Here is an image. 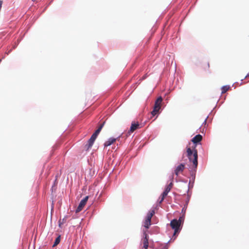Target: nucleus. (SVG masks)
Instances as JSON below:
<instances>
[{
  "mask_svg": "<svg viewBox=\"0 0 249 249\" xmlns=\"http://www.w3.org/2000/svg\"><path fill=\"white\" fill-rule=\"evenodd\" d=\"M187 156L189 161L193 163L192 166H195L197 168L198 166V155L197 150L196 149H191L190 147H187Z\"/></svg>",
  "mask_w": 249,
  "mask_h": 249,
  "instance_id": "1",
  "label": "nucleus"
},
{
  "mask_svg": "<svg viewBox=\"0 0 249 249\" xmlns=\"http://www.w3.org/2000/svg\"><path fill=\"white\" fill-rule=\"evenodd\" d=\"M105 124V122H104L102 124H101L99 126L98 128L92 134L90 138L89 139V140L88 141L87 143L85 145V147L87 148V150L89 149V148H91V147L92 146L94 141H95L98 135L101 132Z\"/></svg>",
  "mask_w": 249,
  "mask_h": 249,
  "instance_id": "2",
  "label": "nucleus"
},
{
  "mask_svg": "<svg viewBox=\"0 0 249 249\" xmlns=\"http://www.w3.org/2000/svg\"><path fill=\"white\" fill-rule=\"evenodd\" d=\"M163 98L161 96H159L155 101L153 109L151 112V114L153 117L157 115V117L160 113V110H161Z\"/></svg>",
  "mask_w": 249,
  "mask_h": 249,
  "instance_id": "3",
  "label": "nucleus"
},
{
  "mask_svg": "<svg viewBox=\"0 0 249 249\" xmlns=\"http://www.w3.org/2000/svg\"><path fill=\"white\" fill-rule=\"evenodd\" d=\"M196 170H197V168L195 167V166L190 167V168L189 169V171L190 172V180H189V182L188 185V189L186 191V193H188V192H189L191 182H192V187H194V184L195 179H196Z\"/></svg>",
  "mask_w": 249,
  "mask_h": 249,
  "instance_id": "4",
  "label": "nucleus"
},
{
  "mask_svg": "<svg viewBox=\"0 0 249 249\" xmlns=\"http://www.w3.org/2000/svg\"><path fill=\"white\" fill-rule=\"evenodd\" d=\"M140 124L138 122H132L128 131L126 133H123L124 134V139H126L129 137L131 134L135 130L141 127V126H140Z\"/></svg>",
  "mask_w": 249,
  "mask_h": 249,
  "instance_id": "5",
  "label": "nucleus"
},
{
  "mask_svg": "<svg viewBox=\"0 0 249 249\" xmlns=\"http://www.w3.org/2000/svg\"><path fill=\"white\" fill-rule=\"evenodd\" d=\"M120 138H124V134L123 133H122L121 135H119L118 137L115 138L113 137L109 138V139H107V141H106L104 142V147H107V146L111 145L117 140L119 141Z\"/></svg>",
  "mask_w": 249,
  "mask_h": 249,
  "instance_id": "6",
  "label": "nucleus"
},
{
  "mask_svg": "<svg viewBox=\"0 0 249 249\" xmlns=\"http://www.w3.org/2000/svg\"><path fill=\"white\" fill-rule=\"evenodd\" d=\"M171 228L174 230H181L183 225L180 223L179 221H177V219H172L170 223Z\"/></svg>",
  "mask_w": 249,
  "mask_h": 249,
  "instance_id": "7",
  "label": "nucleus"
},
{
  "mask_svg": "<svg viewBox=\"0 0 249 249\" xmlns=\"http://www.w3.org/2000/svg\"><path fill=\"white\" fill-rule=\"evenodd\" d=\"M202 140V136L201 134H197L195 137H194L192 140L191 141L193 142V149H196V147L198 144H201V141Z\"/></svg>",
  "mask_w": 249,
  "mask_h": 249,
  "instance_id": "8",
  "label": "nucleus"
},
{
  "mask_svg": "<svg viewBox=\"0 0 249 249\" xmlns=\"http://www.w3.org/2000/svg\"><path fill=\"white\" fill-rule=\"evenodd\" d=\"M89 198V196H87L85 197H84L81 200L78 207L76 208V209L75 210L76 213H78L80 212L82 210V209L83 208L84 206L87 203Z\"/></svg>",
  "mask_w": 249,
  "mask_h": 249,
  "instance_id": "9",
  "label": "nucleus"
},
{
  "mask_svg": "<svg viewBox=\"0 0 249 249\" xmlns=\"http://www.w3.org/2000/svg\"><path fill=\"white\" fill-rule=\"evenodd\" d=\"M147 231L146 230H143L142 233H143V236L142 240H143V247L142 248L144 249H147L149 247V243H148V240H149V235L147 233Z\"/></svg>",
  "mask_w": 249,
  "mask_h": 249,
  "instance_id": "10",
  "label": "nucleus"
},
{
  "mask_svg": "<svg viewBox=\"0 0 249 249\" xmlns=\"http://www.w3.org/2000/svg\"><path fill=\"white\" fill-rule=\"evenodd\" d=\"M187 198L185 200V203L184 204V205L182 209L181 213H185L186 211L187 208V206H188V205L189 202L190 197L191 196V193H190L189 192L188 193H187Z\"/></svg>",
  "mask_w": 249,
  "mask_h": 249,
  "instance_id": "11",
  "label": "nucleus"
},
{
  "mask_svg": "<svg viewBox=\"0 0 249 249\" xmlns=\"http://www.w3.org/2000/svg\"><path fill=\"white\" fill-rule=\"evenodd\" d=\"M185 164L184 163H181L179 164L176 168L174 171V173L176 176H178L179 173L182 172L185 169Z\"/></svg>",
  "mask_w": 249,
  "mask_h": 249,
  "instance_id": "12",
  "label": "nucleus"
},
{
  "mask_svg": "<svg viewBox=\"0 0 249 249\" xmlns=\"http://www.w3.org/2000/svg\"><path fill=\"white\" fill-rule=\"evenodd\" d=\"M151 225V220L150 219L145 218V221L144 222L143 227L145 229H148Z\"/></svg>",
  "mask_w": 249,
  "mask_h": 249,
  "instance_id": "13",
  "label": "nucleus"
},
{
  "mask_svg": "<svg viewBox=\"0 0 249 249\" xmlns=\"http://www.w3.org/2000/svg\"><path fill=\"white\" fill-rule=\"evenodd\" d=\"M154 214H155L154 210H150L147 213L145 218H147V219H150L151 220V218Z\"/></svg>",
  "mask_w": 249,
  "mask_h": 249,
  "instance_id": "14",
  "label": "nucleus"
},
{
  "mask_svg": "<svg viewBox=\"0 0 249 249\" xmlns=\"http://www.w3.org/2000/svg\"><path fill=\"white\" fill-rule=\"evenodd\" d=\"M180 231V230H174V233L173 234L172 238L170 239V240H175L177 238V236H178Z\"/></svg>",
  "mask_w": 249,
  "mask_h": 249,
  "instance_id": "15",
  "label": "nucleus"
},
{
  "mask_svg": "<svg viewBox=\"0 0 249 249\" xmlns=\"http://www.w3.org/2000/svg\"><path fill=\"white\" fill-rule=\"evenodd\" d=\"M61 236L59 235L55 239L53 243V247L56 246L60 242Z\"/></svg>",
  "mask_w": 249,
  "mask_h": 249,
  "instance_id": "16",
  "label": "nucleus"
},
{
  "mask_svg": "<svg viewBox=\"0 0 249 249\" xmlns=\"http://www.w3.org/2000/svg\"><path fill=\"white\" fill-rule=\"evenodd\" d=\"M230 85H227L223 86L221 88V90H222L221 93L222 94L225 93L230 89Z\"/></svg>",
  "mask_w": 249,
  "mask_h": 249,
  "instance_id": "17",
  "label": "nucleus"
},
{
  "mask_svg": "<svg viewBox=\"0 0 249 249\" xmlns=\"http://www.w3.org/2000/svg\"><path fill=\"white\" fill-rule=\"evenodd\" d=\"M182 214L179 217L178 219H177V221H179L180 223L182 225L184 223V219H185V213H182Z\"/></svg>",
  "mask_w": 249,
  "mask_h": 249,
  "instance_id": "18",
  "label": "nucleus"
},
{
  "mask_svg": "<svg viewBox=\"0 0 249 249\" xmlns=\"http://www.w3.org/2000/svg\"><path fill=\"white\" fill-rule=\"evenodd\" d=\"M68 215H65L64 218L62 219V222H61V220H60L59 221V224H58V226L60 228L61 227V225H62L63 224H64L65 222H66V219L68 218Z\"/></svg>",
  "mask_w": 249,
  "mask_h": 249,
  "instance_id": "19",
  "label": "nucleus"
},
{
  "mask_svg": "<svg viewBox=\"0 0 249 249\" xmlns=\"http://www.w3.org/2000/svg\"><path fill=\"white\" fill-rule=\"evenodd\" d=\"M148 76V75L147 74V73H146L139 80V81H140V82H141V81L145 79Z\"/></svg>",
  "mask_w": 249,
  "mask_h": 249,
  "instance_id": "20",
  "label": "nucleus"
},
{
  "mask_svg": "<svg viewBox=\"0 0 249 249\" xmlns=\"http://www.w3.org/2000/svg\"><path fill=\"white\" fill-rule=\"evenodd\" d=\"M173 181L172 180L170 182V183L168 185H166V187L167 188H170V190H171L172 187H173Z\"/></svg>",
  "mask_w": 249,
  "mask_h": 249,
  "instance_id": "21",
  "label": "nucleus"
},
{
  "mask_svg": "<svg viewBox=\"0 0 249 249\" xmlns=\"http://www.w3.org/2000/svg\"><path fill=\"white\" fill-rule=\"evenodd\" d=\"M170 191V188H167L166 187H165V188L164 189V190L163 191V192H164V193H166V194L168 195V193Z\"/></svg>",
  "mask_w": 249,
  "mask_h": 249,
  "instance_id": "22",
  "label": "nucleus"
},
{
  "mask_svg": "<svg viewBox=\"0 0 249 249\" xmlns=\"http://www.w3.org/2000/svg\"><path fill=\"white\" fill-rule=\"evenodd\" d=\"M167 196V194H166V193H164V192H162V194H161V196H160V197H162V200H164V198Z\"/></svg>",
  "mask_w": 249,
  "mask_h": 249,
  "instance_id": "23",
  "label": "nucleus"
},
{
  "mask_svg": "<svg viewBox=\"0 0 249 249\" xmlns=\"http://www.w3.org/2000/svg\"><path fill=\"white\" fill-rule=\"evenodd\" d=\"M168 248V245H162V247L160 249H167Z\"/></svg>",
  "mask_w": 249,
  "mask_h": 249,
  "instance_id": "24",
  "label": "nucleus"
},
{
  "mask_svg": "<svg viewBox=\"0 0 249 249\" xmlns=\"http://www.w3.org/2000/svg\"><path fill=\"white\" fill-rule=\"evenodd\" d=\"M164 200H162V198L161 197H160L159 200H158V201L159 202V203H162V202Z\"/></svg>",
  "mask_w": 249,
  "mask_h": 249,
  "instance_id": "25",
  "label": "nucleus"
},
{
  "mask_svg": "<svg viewBox=\"0 0 249 249\" xmlns=\"http://www.w3.org/2000/svg\"><path fill=\"white\" fill-rule=\"evenodd\" d=\"M180 181H181L184 183H187L188 182V180L187 179H181L180 180Z\"/></svg>",
  "mask_w": 249,
  "mask_h": 249,
  "instance_id": "26",
  "label": "nucleus"
},
{
  "mask_svg": "<svg viewBox=\"0 0 249 249\" xmlns=\"http://www.w3.org/2000/svg\"><path fill=\"white\" fill-rule=\"evenodd\" d=\"M2 1L0 0V9H1V6H2Z\"/></svg>",
  "mask_w": 249,
  "mask_h": 249,
  "instance_id": "27",
  "label": "nucleus"
},
{
  "mask_svg": "<svg viewBox=\"0 0 249 249\" xmlns=\"http://www.w3.org/2000/svg\"><path fill=\"white\" fill-rule=\"evenodd\" d=\"M208 117V116L206 117V119H205V120H204V122L203 123V124H206V120H207V119Z\"/></svg>",
  "mask_w": 249,
  "mask_h": 249,
  "instance_id": "28",
  "label": "nucleus"
},
{
  "mask_svg": "<svg viewBox=\"0 0 249 249\" xmlns=\"http://www.w3.org/2000/svg\"><path fill=\"white\" fill-rule=\"evenodd\" d=\"M249 77V72L247 74V75L244 77V79Z\"/></svg>",
  "mask_w": 249,
  "mask_h": 249,
  "instance_id": "29",
  "label": "nucleus"
},
{
  "mask_svg": "<svg viewBox=\"0 0 249 249\" xmlns=\"http://www.w3.org/2000/svg\"><path fill=\"white\" fill-rule=\"evenodd\" d=\"M170 241L171 240H170L169 241H168V242H167L166 243H165L163 245H168V244H169V243L170 242Z\"/></svg>",
  "mask_w": 249,
  "mask_h": 249,
  "instance_id": "30",
  "label": "nucleus"
},
{
  "mask_svg": "<svg viewBox=\"0 0 249 249\" xmlns=\"http://www.w3.org/2000/svg\"><path fill=\"white\" fill-rule=\"evenodd\" d=\"M12 51V49L11 50H10L7 53H6L7 54H8L9 53H10Z\"/></svg>",
  "mask_w": 249,
  "mask_h": 249,
  "instance_id": "31",
  "label": "nucleus"
},
{
  "mask_svg": "<svg viewBox=\"0 0 249 249\" xmlns=\"http://www.w3.org/2000/svg\"><path fill=\"white\" fill-rule=\"evenodd\" d=\"M170 179L171 180H173V175H172V176H171L170 177Z\"/></svg>",
  "mask_w": 249,
  "mask_h": 249,
  "instance_id": "32",
  "label": "nucleus"
},
{
  "mask_svg": "<svg viewBox=\"0 0 249 249\" xmlns=\"http://www.w3.org/2000/svg\"><path fill=\"white\" fill-rule=\"evenodd\" d=\"M17 45H16L14 46H13V49H15L17 47Z\"/></svg>",
  "mask_w": 249,
  "mask_h": 249,
  "instance_id": "33",
  "label": "nucleus"
},
{
  "mask_svg": "<svg viewBox=\"0 0 249 249\" xmlns=\"http://www.w3.org/2000/svg\"><path fill=\"white\" fill-rule=\"evenodd\" d=\"M193 187H192V182H191V184H190V188H192Z\"/></svg>",
  "mask_w": 249,
  "mask_h": 249,
  "instance_id": "34",
  "label": "nucleus"
},
{
  "mask_svg": "<svg viewBox=\"0 0 249 249\" xmlns=\"http://www.w3.org/2000/svg\"><path fill=\"white\" fill-rule=\"evenodd\" d=\"M52 2V0L50 2V3H49V5H50V3Z\"/></svg>",
  "mask_w": 249,
  "mask_h": 249,
  "instance_id": "35",
  "label": "nucleus"
},
{
  "mask_svg": "<svg viewBox=\"0 0 249 249\" xmlns=\"http://www.w3.org/2000/svg\"><path fill=\"white\" fill-rule=\"evenodd\" d=\"M52 2V0L50 2V3H49V5H50V3Z\"/></svg>",
  "mask_w": 249,
  "mask_h": 249,
  "instance_id": "36",
  "label": "nucleus"
},
{
  "mask_svg": "<svg viewBox=\"0 0 249 249\" xmlns=\"http://www.w3.org/2000/svg\"><path fill=\"white\" fill-rule=\"evenodd\" d=\"M52 2V0L50 2V3H49V5H50V3Z\"/></svg>",
  "mask_w": 249,
  "mask_h": 249,
  "instance_id": "37",
  "label": "nucleus"
},
{
  "mask_svg": "<svg viewBox=\"0 0 249 249\" xmlns=\"http://www.w3.org/2000/svg\"><path fill=\"white\" fill-rule=\"evenodd\" d=\"M52 2V0L50 2V3H49V5H50V3Z\"/></svg>",
  "mask_w": 249,
  "mask_h": 249,
  "instance_id": "38",
  "label": "nucleus"
},
{
  "mask_svg": "<svg viewBox=\"0 0 249 249\" xmlns=\"http://www.w3.org/2000/svg\"><path fill=\"white\" fill-rule=\"evenodd\" d=\"M33 1H35L36 0H32Z\"/></svg>",
  "mask_w": 249,
  "mask_h": 249,
  "instance_id": "39",
  "label": "nucleus"
},
{
  "mask_svg": "<svg viewBox=\"0 0 249 249\" xmlns=\"http://www.w3.org/2000/svg\"><path fill=\"white\" fill-rule=\"evenodd\" d=\"M1 61V60H0V62Z\"/></svg>",
  "mask_w": 249,
  "mask_h": 249,
  "instance_id": "40",
  "label": "nucleus"
}]
</instances>
